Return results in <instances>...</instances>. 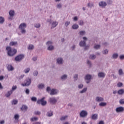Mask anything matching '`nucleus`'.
Here are the masks:
<instances>
[{"label": "nucleus", "mask_w": 124, "mask_h": 124, "mask_svg": "<svg viewBox=\"0 0 124 124\" xmlns=\"http://www.w3.org/2000/svg\"><path fill=\"white\" fill-rule=\"evenodd\" d=\"M27 28V24L25 23H21L19 26V29L21 30V32L22 33H26V30H25Z\"/></svg>", "instance_id": "obj_2"}, {"label": "nucleus", "mask_w": 124, "mask_h": 124, "mask_svg": "<svg viewBox=\"0 0 124 124\" xmlns=\"http://www.w3.org/2000/svg\"><path fill=\"white\" fill-rule=\"evenodd\" d=\"M99 5L101 7H105V6H106V5H107V3H106V2L101 1L99 3Z\"/></svg>", "instance_id": "obj_8"}, {"label": "nucleus", "mask_w": 124, "mask_h": 124, "mask_svg": "<svg viewBox=\"0 0 124 124\" xmlns=\"http://www.w3.org/2000/svg\"><path fill=\"white\" fill-rule=\"evenodd\" d=\"M124 108L123 107H119L116 108V111L117 113L124 112Z\"/></svg>", "instance_id": "obj_7"}, {"label": "nucleus", "mask_w": 124, "mask_h": 124, "mask_svg": "<svg viewBox=\"0 0 124 124\" xmlns=\"http://www.w3.org/2000/svg\"><path fill=\"white\" fill-rule=\"evenodd\" d=\"M50 44H52V42L48 41L46 43V45H50Z\"/></svg>", "instance_id": "obj_59"}, {"label": "nucleus", "mask_w": 124, "mask_h": 124, "mask_svg": "<svg viewBox=\"0 0 124 124\" xmlns=\"http://www.w3.org/2000/svg\"><path fill=\"white\" fill-rule=\"evenodd\" d=\"M123 86V83H121V82H119L118 84H117V86L119 87V88L122 87Z\"/></svg>", "instance_id": "obj_46"}, {"label": "nucleus", "mask_w": 124, "mask_h": 124, "mask_svg": "<svg viewBox=\"0 0 124 124\" xmlns=\"http://www.w3.org/2000/svg\"><path fill=\"white\" fill-rule=\"evenodd\" d=\"M58 91L56 89H52L51 90V93H50V95H54V94H56L57 93Z\"/></svg>", "instance_id": "obj_10"}, {"label": "nucleus", "mask_w": 124, "mask_h": 124, "mask_svg": "<svg viewBox=\"0 0 124 124\" xmlns=\"http://www.w3.org/2000/svg\"><path fill=\"white\" fill-rule=\"evenodd\" d=\"M15 12L14 11H10L9 12V15L10 16H11V17H13V16H14V14H15Z\"/></svg>", "instance_id": "obj_24"}, {"label": "nucleus", "mask_w": 124, "mask_h": 124, "mask_svg": "<svg viewBox=\"0 0 124 124\" xmlns=\"http://www.w3.org/2000/svg\"><path fill=\"white\" fill-rule=\"evenodd\" d=\"M33 48H34V46H33V45H30L28 47L29 50H32V49H33Z\"/></svg>", "instance_id": "obj_27"}, {"label": "nucleus", "mask_w": 124, "mask_h": 124, "mask_svg": "<svg viewBox=\"0 0 124 124\" xmlns=\"http://www.w3.org/2000/svg\"><path fill=\"white\" fill-rule=\"evenodd\" d=\"M106 103L101 102L99 104L100 106H106Z\"/></svg>", "instance_id": "obj_37"}, {"label": "nucleus", "mask_w": 124, "mask_h": 124, "mask_svg": "<svg viewBox=\"0 0 124 124\" xmlns=\"http://www.w3.org/2000/svg\"><path fill=\"white\" fill-rule=\"evenodd\" d=\"M17 44H18L17 42H11L10 43V46H16V45H17Z\"/></svg>", "instance_id": "obj_18"}, {"label": "nucleus", "mask_w": 124, "mask_h": 124, "mask_svg": "<svg viewBox=\"0 0 124 124\" xmlns=\"http://www.w3.org/2000/svg\"><path fill=\"white\" fill-rule=\"evenodd\" d=\"M6 50L7 51V54L10 57L14 56L16 53H17V50L15 49H12L10 46H7L6 47Z\"/></svg>", "instance_id": "obj_1"}, {"label": "nucleus", "mask_w": 124, "mask_h": 124, "mask_svg": "<svg viewBox=\"0 0 124 124\" xmlns=\"http://www.w3.org/2000/svg\"><path fill=\"white\" fill-rule=\"evenodd\" d=\"M87 91V88H84L81 91H80V93H86V92Z\"/></svg>", "instance_id": "obj_41"}, {"label": "nucleus", "mask_w": 124, "mask_h": 124, "mask_svg": "<svg viewBox=\"0 0 124 124\" xmlns=\"http://www.w3.org/2000/svg\"><path fill=\"white\" fill-rule=\"evenodd\" d=\"M12 104H14V105L17 104L18 103V100H14L13 101H12Z\"/></svg>", "instance_id": "obj_33"}, {"label": "nucleus", "mask_w": 124, "mask_h": 124, "mask_svg": "<svg viewBox=\"0 0 124 124\" xmlns=\"http://www.w3.org/2000/svg\"><path fill=\"white\" fill-rule=\"evenodd\" d=\"M92 120H97V114H94L92 115Z\"/></svg>", "instance_id": "obj_22"}, {"label": "nucleus", "mask_w": 124, "mask_h": 124, "mask_svg": "<svg viewBox=\"0 0 124 124\" xmlns=\"http://www.w3.org/2000/svg\"><path fill=\"white\" fill-rule=\"evenodd\" d=\"M45 99V97H43L42 99L40 100H38L37 101V103L38 104H41L42 106H44L45 105H46L47 104V102L46 101H44V99Z\"/></svg>", "instance_id": "obj_3"}, {"label": "nucleus", "mask_w": 124, "mask_h": 124, "mask_svg": "<svg viewBox=\"0 0 124 124\" xmlns=\"http://www.w3.org/2000/svg\"><path fill=\"white\" fill-rule=\"evenodd\" d=\"M79 26H83L84 25V22L82 20H80L78 22Z\"/></svg>", "instance_id": "obj_40"}, {"label": "nucleus", "mask_w": 124, "mask_h": 124, "mask_svg": "<svg viewBox=\"0 0 124 124\" xmlns=\"http://www.w3.org/2000/svg\"><path fill=\"white\" fill-rule=\"evenodd\" d=\"M74 80H76L78 79V75H75L74 77Z\"/></svg>", "instance_id": "obj_48"}, {"label": "nucleus", "mask_w": 124, "mask_h": 124, "mask_svg": "<svg viewBox=\"0 0 124 124\" xmlns=\"http://www.w3.org/2000/svg\"><path fill=\"white\" fill-rule=\"evenodd\" d=\"M35 28H40V24L39 23L35 24Z\"/></svg>", "instance_id": "obj_50"}, {"label": "nucleus", "mask_w": 124, "mask_h": 124, "mask_svg": "<svg viewBox=\"0 0 124 124\" xmlns=\"http://www.w3.org/2000/svg\"><path fill=\"white\" fill-rule=\"evenodd\" d=\"M104 54H108V50L106 49L104 51Z\"/></svg>", "instance_id": "obj_58"}, {"label": "nucleus", "mask_w": 124, "mask_h": 124, "mask_svg": "<svg viewBox=\"0 0 124 124\" xmlns=\"http://www.w3.org/2000/svg\"><path fill=\"white\" fill-rule=\"evenodd\" d=\"M58 8H62V5L61 4H58L57 5Z\"/></svg>", "instance_id": "obj_56"}, {"label": "nucleus", "mask_w": 124, "mask_h": 124, "mask_svg": "<svg viewBox=\"0 0 124 124\" xmlns=\"http://www.w3.org/2000/svg\"><path fill=\"white\" fill-rule=\"evenodd\" d=\"M4 22V18L1 16H0V24H3Z\"/></svg>", "instance_id": "obj_25"}, {"label": "nucleus", "mask_w": 124, "mask_h": 124, "mask_svg": "<svg viewBox=\"0 0 124 124\" xmlns=\"http://www.w3.org/2000/svg\"><path fill=\"white\" fill-rule=\"evenodd\" d=\"M25 92H26V93H27V94H29L30 93V90L29 89H26Z\"/></svg>", "instance_id": "obj_54"}, {"label": "nucleus", "mask_w": 124, "mask_h": 124, "mask_svg": "<svg viewBox=\"0 0 124 124\" xmlns=\"http://www.w3.org/2000/svg\"><path fill=\"white\" fill-rule=\"evenodd\" d=\"M31 83V78H28L25 80L24 83H22L21 85L23 87H25V86H30Z\"/></svg>", "instance_id": "obj_4"}, {"label": "nucleus", "mask_w": 124, "mask_h": 124, "mask_svg": "<svg viewBox=\"0 0 124 124\" xmlns=\"http://www.w3.org/2000/svg\"><path fill=\"white\" fill-rule=\"evenodd\" d=\"M85 80H91L92 79V76L90 75H87L85 78Z\"/></svg>", "instance_id": "obj_19"}, {"label": "nucleus", "mask_w": 124, "mask_h": 124, "mask_svg": "<svg viewBox=\"0 0 124 124\" xmlns=\"http://www.w3.org/2000/svg\"><path fill=\"white\" fill-rule=\"evenodd\" d=\"M40 114H41V113L39 111H35V115H37L39 116V115H40Z\"/></svg>", "instance_id": "obj_44"}, {"label": "nucleus", "mask_w": 124, "mask_h": 124, "mask_svg": "<svg viewBox=\"0 0 124 124\" xmlns=\"http://www.w3.org/2000/svg\"><path fill=\"white\" fill-rule=\"evenodd\" d=\"M88 7H92V6H93V4L89 3L88 4Z\"/></svg>", "instance_id": "obj_53"}, {"label": "nucleus", "mask_w": 124, "mask_h": 124, "mask_svg": "<svg viewBox=\"0 0 124 124\" xmlns=\"http://www.w3.org/2000/svg\"><path fill=\"white\" fill-rule=\"evenodd\" d=\"M58 26V22H53L52 24L51 29H54V28H56Z\"/></svg>", "instance_id": "obj_14"}, {"label": "nucleus", "mask_w": 124, "mask_h": 124, "mask_svg": "<svg viewBox=\"0 0 124 124\" xmlns=\"http://www.w3.org/2000/svg\"><path fill=\"white\" fill-rule=\"evenodd\" d=\"M14 118L15 119V120H17L19 118V115L18 114H16L15 115Z\"/></svg>", "instance_id": "obj_49"}, {"label": "nucleus", "mask_w": 124, "mask_h": 124, "mask_svg": "<svg viewBox=\"0 0 124 124\" xmlns=\"http://www.w3.org/2000/svg\"><path fill=\"white\" fill-rule=\"evenodd\" d=\"M95 58V55H91L89 57V59H91V60H94Z\"/></svg>", "instance_id": "obj_28"}, {"label": "nucleus", "mask_w": 124, "mask_h": 124, "mask_svg": "<svg viewBox=\"0 0 124 124\" xmlns=\"http://www.w3.org/2000/svg\"><path fill=\"white\" fill-rule=\"evenodd\" d=\"M79 89H82L83 88V84H80L78 85Z\"/></svg>", "instance_id": "obj_61"}, {"label": "nucleus", "mask_w": 124, "mask_h": 124, "mask_svg": "<svg viewBox=\"0 0 124 124\" xmlns=\"http://www.w3.org/2000/svg\"><path fill=\"white\" fill-rule=\"evenodd\" d=\"M24 58V55L20 54L18 55L15 58V61L16 62H20V61H22L23 60V58Z\"/></svg>", "instance_id": "obj_5"}, {"label": "nucleus", "mask_w": 124, "mask_h": 124, "mask_svg": "<svg viewBox=\"0 0 124 124\" xmlns=\"http://www.w3.org/2000/svg\"><path fill=\"white\" fill-rule=\"evenodd\" d=\"M119 75H123V74H124V72H123V70H122V69H119Z\"/></svg>", "instance_id": "obj_36"}, {"label": "nucleus", "mask_w": 124, "mask_h": 124, "mask_svg": "<svg viewBox=\"0 0 124 124\" xmlns=\"http://www.w3.org/2000/svg\"><path fill=\"white\" fill-rule=\"evenodd\" d=\"M33 61H34V62H35V61H36V60H37V57H33L32 58Z\"/></svg>", "instance_id": "obj_60"}, {"label": "nucleus", "mask_w": 124, "mask_h": 124, "mask_svg": "<svg viewBox=\"0 0 124 124\" xmlns=\"http://www.w3.org/2000/svg\"><path fill=\"white\" fill-rule=\"evenodd\" d=\"M38 74V72H37V71H35L33 73L34 76H37Z\"/></svg>", "instance_id": "obj_45"}, {"label": "nucleus", "mask_w": 124, "mask_h": 124, "mask_svg": "<svg viewBox=\"0 0 124 124\" xmlns=\"http://www.w3.org/2000/svg\"><path fill=\"white\" fill-rule=\"evenodd\" d=\"M86 45V42L85 41H81L79 43V46H81V47H84Z\"/></svg>", "instance_id": "obj_20"}, {"label": "nucleus", "mask_w": 124, "mask_h": 124, "mask_svg": "<svg viewBox=\"0 0 124 124\" xmlns=\"http://www.w3.org/2000/svg\"><path fill=\"white\" fill-rule=\"evenodd\" d=\"M16 89H17V86H13V87H12V91H15V90H16Z\"/></svg>", "instance_id": "obj_52"}, {"label": "nucleus", "mask_w": 124, "mask_h": 124, "mask_svg": "<svg viewBox=\"0 0 124 124\" xmlns=\"http://www.w3.org/2000/svg\"><path fill=\"white\" fill-rule=\"evenodd\" d=\"M38 88L40 89H44V84H41L39 85Z\"/></svg>", "instance_id": "obj_31"}, {"label": "nucleus", "mask_w": 124, "mask_h": 124, "mask_svg": "<svg viewBox=\"0 0 124 124\" xmlns=\"http://www.w3.org/2000/svg\"><path fill=\"white\" fill-rule=\"evenodd\" d=\"M66 118H67V116L62 117L61 118V121H64V120H65Z\"/></svg>", "instance_id": "obj_42"}, {"label": "nucleus", "mask_w": 124, "mask_h": 124, "mask_svg": "<svg viewBox=\"0 0 124 124\" xmlns=\"http://www.w3.org/2000/svg\"><path fill=\"white\" fill-rule=\"evenodd\" d=\"M120 60H124V55H121L120 57Z\"/></svg>", "instance_id": "obj_57"}, {"label": "nucleus", "mask_w": 124, "mask_h": 124, "mask_svg": "<svg viewBox=\"0 0 124 124\" xmlns=\"http://www.w3.org/2000/svg\"><path fill=\"white\" fill-rule=\"evenodd\" d=\"M46 115L48 117H51V116H53V111H49V112H47Z\"/></svg>", "instance_id": "obj_26"}, {"label": "nucleus", "mask_w": 124, "mask_h": 124, "mask_svg": "<svg viewBox=\"0 0 124 124\" xmlns=\"http://www.w3.org/2000/svg\"><path fill=\"white\" fill-rule=\"evenodd\" d=\"M48 50H54V46H49L47 48Z\"/></svg>", "instance_id": "obj_32"}, {"label": "nucleus", "mask_w": 124, "mask_h": 124, "mask_svg": "<svg viewBox=\"0 0 124 124\" xmlns=\"http://www.w3.org/2000/svg\"><path fill=\"white\" fill-rule=\"evenodd\" d=\"M78 20V18L77 17V16H75L74 17V21H77Z\"/></svg>", "instance_id": "obj_62"}, {"label": "nucleus", "mask_w": 124, "mask_h": 124, "mask_svg": "<svg viewBox=\"0 0 124 124\" xmlns=\"http://www.w3.org/2000/svg\"><path fill=\"white\" fill-rule=\"evenodd\" d=\"M31 100L34 102H36V100H37V98H36L35 97H32L31 98Z\"/></svg>", "instance_id": "obj_29"}, {"label": "nucleus", "mask_w": 124, "mask_h": 124, "mask_svg": "<svg viewBox=\"0 0 124 124\" xmlns=\"http://www.w3.org/2000/svg\"><path fill=\"white\" fill-rule=\"evenodd\" d=\"M38 120V118L37 117H33L31 119V122H34V121H37Z\"/></svg>", "instance_id": "obj_30"}, {"label": "nucleus", "mask_w": 124, "mask_h": 124, "mask_svg": "<svg viewBox=\"0 0 124 124\" xmlns=\"http://www.w3.org/2000/svg\"><path fill=\"white\" fill-rule=\"evenodd\" d=\"M94 49H99L100 48V45H96L94 46Z\"/></svg>", "instance_id": "obj_39"}, {"label": "nucleus", "mask_w": 124, "mask_h": 124, "mask_svg": "<svg viewBox=\"0 0 124 124\" xmlns=\"http://www.w3.org/2000/svg\"><path fill=\"white\" fill-rule=\"evenodd\" d=\"M31 69H30V68H27V69L24 70V72L25 73H29V72H30V70Z\"/></svg>", "instance_id": "obj_35"}, {"label": "nucleus", "mask_w": 124, "mask_h": 124, "mask_svg": "<svg viewBox=\"0 0 124 124\" xmlns=\"http://www.w3.org/2000/svg\"><path fill=\"white\" fill-rule=\"evenodd\" d=\"M12 91H8L7 93L5 94L6 97H9V96H10V95H11V94H12Z\"/></svg>", "instance_id": "obj_17"}, {"label": "nucleus", "mask_w": 124, "mask_h": 124, "mask_svg": "<svg viewBox=\"0 0 124 124\" xmlns=\"http://www.w3.org/2000/svg\"><path fill=\"white\" fill-rule=\"evenodd\" d=\"M46 91H47L48 92H49L51 91V88H50L49 87H47V88H46Z\"/></svg>", "instance_id": "obj_55"}, {"label": "nucleus", "mask_w": 124, "mask_h": 124, "mask_svg": "<svg viewBox=\"0 0 124 124\" xmlns=\"http://www.w3.org/2000/svg\"><path fill=\"white\" fill-rule=\"evenodd\" d=\"M49 102L52 104H55L57 102V100L54 97L50 98L49 99Z\"/></svg>", "instance_id": "obj_9"}, {"label": "nucleus", "mask_w": 124, "mask_h": 124, "mask_svg": "<svg viewBox=\"0 0 124 124\" xmlns=\"http://www.w3.org/2000/svg\"><path fill=\"white\" fill-rule=\"evenodd\" d=\"M3 76H0V80L1 81V80H3Z\"/></svg>", "instance_id": "obj_63"}, {"label": "nucleus", "mask_w": 124, "mask_h": 124, "mask_svg": "<svg viewBox=\"0 0 124 124\" xmlns=\"http://www.w3.org/2000/svg\"><path fill=\"white\" fill-rule=\"evenodd\" d=\"M57 62L58 64H62L63 62V61L62 58H58L57 60Z\"/></svg>", "instance_id": "obj_11"}, {"label": "nucleus", "mask_w": 124, "mask_h": 124, "mask_svg": "<svg viewBox=\"0 0 124 124\" xmlns=\"http://www.w3.org/2000/svg\"><path fill=\"white\" fill-rule=\"evenodd\" d=\"M7 69L8 71H12V70H14V68L12 66V65H8L7 66Z\"/></svg>", "instance_id": "obj_12"}, {"label": "nucleus", "mask_w": 124, "mask_h": 124, "mask_svg": "<svg viewBox=\"0 0 124 124\" xmlns=\"http://www.w3.org/2000/svg\"><path fill=\"white\" fill-rule=\"evenodd\" d=\"M120 104L123 105L124 104V99H121L119 100Z\"/></svg>", "instance_id": "obj_34"}, {"label": "nucleus", "mask_w": 124, "mask_h": 124, "mask_svg": "<svg viewBox=\"0 0 124 124\" xmlns=\"http://www.w3.org/2000/svg\"><path fill=\"white\" fill-rule=\"evenodd\" d=\"M78 28H79V26H78V25L76 24H74L72 26V28L73 29V30H77Z\"/></svg>", "instance_id": "obj_23"}, {"label": "nucleus", "mask_w": 124, "mask_h": 124, "mask_svg": "<svg viewBox=\"0 0 124 124\" xmlns=\"http://www.w3.org/2000/svg\"><path fill=\"white\" fill-rule=\"evenodd\" d=\"M21 109L22 111H27L28 110V107L26 105H23Z\"/></svg>", "instance_id": "obj_15"}, {"label": "nucleus", "mask_w": 124, "mask_h": 124, "mask_svg": "<svg viewBox=\"0 0 124 124\" xmlns=\"http://www.w3.org/2000/svg\"><path fill=\"white\" fill-rule=\"evenodd\" d=\"M99 124H104V122H103V121H100L99 122Z\"/></svg>", "instance_id": "obj_64"}, {"label": "nucleus", "mask_w": 124, "mask_h": 124, "mask_svg": "<svg viewBox=\"0 0 124 124\" xmlns=\"http://www.w3.org/2000/svg\"><path fill=\"white\" fill-rule=\"evenodd\" d=\"M66 78H67V76H66V75H64L61 77V79H62V80H64V79H66Z\"/></svg>", "instance_id": "obj_38"}, {"label": "nucleus", "mask_w": 124, "mask_h": 124, "mask_svg": "<svg viewBox=\"0 0 124 124\" xmlns=\"http://www.w3.org/2000/svg\"><path fill=\"white\" fill-rule=\"evenodd\" d=\"M70 24V22L69 21H66L65 23V27H67V26L69 25V24Z\"/></svg>", "instance_id": "obj_47"}, {"label": "nucleus", "mask_w": 124, "mask_h": 124, "mask_svg": "<svg viewBox=\"0 0 124 124\" xmlns=\"http://www.w3.org/2000/svg\"><path fill=\"white\" fill-rule=\"evenodd\" d=\"M80 35H84L85 34V31H81L79 32Z\"/></svg>", "instance_id": "obj_51"}, {"label": "nucleus", "mask_w": 124, "mask_h": 124, "mask_svg": "<svg viewBox=\"0 0 124 124\" xmlns=\"http://www.w3.org/2000/svg\"><path fill=\"white\" fill-rule=\"evenodd\" d=\"M88 116V112L85 110H82L80 113V116L81 118H85Z\"/></svg>", "instance_id": "obj_6"}, {"label": "nucleus", "mask_w": 124, "mask_h": 124, "mask_svg": "<svg viewBox=\"0 0 124 124\" xmlns=\"http://www.w3.org/2000/svg\"><path fill=\"white\" fill-rule=\"evenodd\" d=\"M96 100L98 102H100V101H103L104 99L101 97H97L96 98Z\"/></svg>", "instance_id": "obj_13"}, {"label": "nucleus", "mask_w": 124, "mask_h": 124, "mask_svg": "<svg viewBox=\"0 0 124 124\" xmlns=\"http://www.w3.org/2000/svg\"><path fill=\"white\" fill-rule=\"evenodd\" d=\"M118 94L122 95V94H124V89H120L118 91Z\"/></svg>", "instance_id": "obj_16"}, {"label": "nucleus", "mask_w": 124, "mask_h": 124, "mask_svg": "<svg viewBox=\"0 0 124 124\" xmlns=\"http://www.w3.org/2000/svg\"><path fill=\"white\" fill-rule=\"evenodd\" d=\"M98 76L99 77H105V74H104V73H102V72H100L98 73Z\"/></svg>", "instance_id": "obj_21"}, {"label": "nucleus", "mask_w": 124, "mask_h": 124, "mask_svg": "<svg viewBox=\"0 0 124 124\" xmlns=\"http://www.w3.org/2000/svg\"><path fill=\"white\" fill-rule=\"evenodd\" d=\"M112 57L113 58V59H117V58H118V54H113Z\"/></svg>", "instance_id": "obj_43"}]
</instances>
